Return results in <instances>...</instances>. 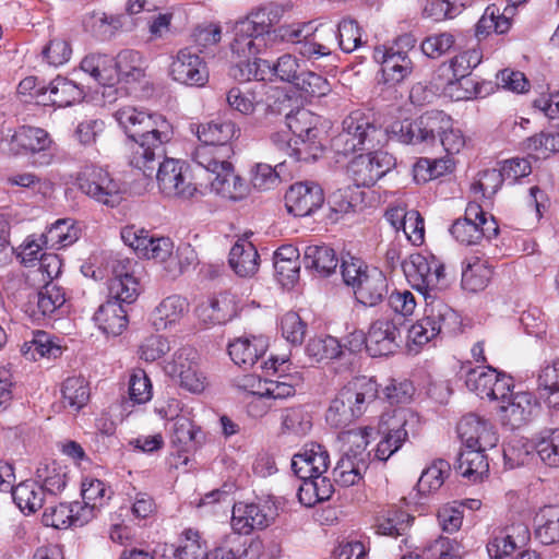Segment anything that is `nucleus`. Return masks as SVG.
Segmentation results:
<instances>
[{
  "label": "nucleus",
  "instance_id": "49530a36",
  "mask_svg": "<svg viewBox=\"0 0 559 559\" xmlns=\"http://www.w3.org/2000/svg\"><path fill=\"white\" fill-rule=\"evenodd\" d=\"M336 38V33L332 27H322L313 33V35L302 38L298 46V52L309 60H318L322 57L330 56Z\"/></svg>",
  "mask_w": 559,
  "mask_h": 559
},
{
  "label": "nucleus",
  "instance_id": "c85d7f7f",
  "mask_svg": "<svg viewBox=\"0 0 559 559\" xmlns=\"http://www.w3.org/2000/svg\"><path fill=\"white\" fill-rule=\"evenodd\" d=\"M132 262L120 260L114 266V276L108 284V299H115L119 304L130 305L140 294V284L133 274Z\"/></svg>",
  "mask_w": 559,
  "mask_h": 559
},
{
  "label": "nucleus",
  "instance_id": "3c124183",
  "mask_svg": "<svg viewBox=\"0 0 559 559\" xmlns=\"http://www.w3.org/2000/svg\"><path fill=\"white\" fill-rule=\"evenodd\" d=\"M47 492L36 480H25L12 491V498L19 509L26 514L35 513L45 501Z\"/></svg>",
  "mask_w": 559,
  "mask_h": 559
},
{
  "label": "nucleus",
  "instance_id": "9b49d317",
  "mask_svg": "<svg viewBox=\"0 0 559 559\" xmlns=\"http://www.w3.org/2000/svg\"><path fill=\"white\" fill-rule=\"evenodd\" d=\"M4 142L13 155L37 156L33 162L37 166H48L55 157L53 142L49 133L41 128L20 127Z\"/></svg>",
  "mask_w": 559,
  "mask_h": 559
},
{
  "label": "nucleus",
  "instance_id": "412c9836",
  "mask_svg": "<svg viewBox=\"0 0 559 559\" xmlns=\"http://www.w3.org/2000/svg\"><path fill=\"white\" fill-rule=\"evenodd\" d=\"M274 521L271 508L254 502H236L231 510L230 527L239 535H250L254 531L269 527Z\"/></svg>",
  "mask_w": 559,
  "mask_h": 559
},
{
  "label": "nucleus",
  "instance_id": "6e6552de",
  "mask_svg": "<svg viewBox=\"0 0 559 559\" xmlns=\"http://www.w3.org/2000/svg\"><path fill=\"white\" fill-rule=\"evenodd\" d=\"M408 284L425 299L444 287L443 263L431 253H413L402 264Z\"/></svg>",
  "mask_w": 559,
  "mask_h": 559
},
{
  "label": "nucleus",
  "instance_id": "f704fd0d",
  "mask_svg": "<svg viewBox=\"0 0 559 559\" xmlns=\"http://www.w3.org/2000/svg\"><path fill=\"white\" fill-rule=\"evenodd\" d=\"M124 15L104 11L87 12L82 20L84 31L100 41L111 39L122 28Z\"/></svg>",
  "mask_w": 559,
  "mask_h": 559
},
{
  "label": "nucleus",
  "instance_id": "393cba45",
  "mask_svg": "<svg viewBox=\"0 0 559 559\" xmlns=\"http://www.w3.org/2000/svg\"><path fill=\"white\" fill-rule=\"evenodd\" d=\"M324 202L322 188L312 181L296 182L285 194V206L294 216L304 217L312 214Z\"/></svg>",
  "mask_w": 559,
  "mask_h": 559
},
{
  "label": "nucleus",
  "instance_id": "b1692460",
  "mask_svg": "<svg viewBox=\"0 0 559 559\" xmlns=\"http://www.w3.org/2000/svg\"><path fill=\"white\" fill-rule=\"evenodd\" d=\"M536 406L537 402L532 393H514L511 390L497 403V411L503 425L519 428L531 420Z\"/></svg>",
  "mask_w": 559,
  "mask_h": 559
},
{
  "label": "nucleus",
  "instance_id": "a211bd4d",
  "mask_svg": "<svg viewBox=\"0 0 559 559\" xmlns=\"http://www.w3.org/2000/svg\"><path fill=\"white\" fill-rule=\"evenodd\" d=\"M394 165L395 158L391 154L376 151L355 157L348 166V173L357 187H370Z\"/></svg>",
  "mask_w": 559,
  "mask_h": 559
},
{
  "label": "nucleus",
  "instance_id": "f3484780",
  "mask_svg": "<svg viewBox=\"0 0 559 559\" xmlns=\"http://www.w3.org/2000/svg\"><path fill=\"white\" fill-rule=\"evenodd\" d=\"M457 433L467 449L487 451L495 448L499 435L495 425L477 414H467L457 424Z\"/></svg>",
  "mask_w": 559,
  "mask_h": 559
},
{
  "label": "nucleus",
  "instance_id": "4d7b16f0",
  "mask_svg": "<svg viewBox=\"0 0 559 559\" xmlns=\"http://www.w3.org/2000/svg\"><path fill=\"white\" fill-rule=\"evenodd\" d=\"M129 399L122 403L123 409H127L130 403L145 404L152 400V382L143 369H133L128 383Z\"/></svg>",
  "mask_w": 559,
  "mask_h": 559
},
{
  "label": "nucleus",
  "instance_id": "a18cd8bd",
  "mask_svg": "<svg viewBox=\"0 0 559 559\" xmlns=\"http://www.w3.org/2000/svg\"><path fill=\"white\" fill-rule=\"evenodd\" d=\"M114 59L117 71V82H138L145 76L147 63L140 51L123 49Z\"/></svg>",
  "mask_w": 559,
  "mask_h": 559
},
{
  "label": "nucleus",
  "instance_id": "9d476101",
  "mask_svg": "<svg viewBox=\"0 0 559 559\" xmlns=\"http://www.w3.org/2000/svg\"><path fill=\"white\" fill-rule=\"evenodd\" d=\"M449 230L459 243L473 246L495 238L499 226L492 215H488L478 203L471 202L464 217L455 219Z\"/></svg>",
  "mask_w": 559,
  "mask_h": 559
},
{
  "label": "nucleus",
  "instance_id": "37998d69",
  "mask_svg": "<svg viewBox=\"0 0 559 559\" xmlns=\"http://www.w3.org/2000/svg\"><path fill=\"white\" fill-rule=\"evenodd\" d=\"M298 499L299 502L308 508L318 502L330 499L333 493V484L323 475H313L305 478H298Z\"/></svg>",
  "mask_w": 559,
  "mask_h": 559
},
{
  "label": "nucleus",
  "instance_id": "0e129e2a",
  "mask_svg": "<svg viewBox=\"0 0 559 559\" xmlns=\"http://www.w3.org/2000/svg\"><path fill=\"white\" fill-rule=\"evenodd\" d=\"M62 397L66 405L78 412L90 399L88 383L83 377H69L62 384Z\"/></svg>",
  "mask_w": 559,
  "mask_h": 559
},
{
  "label": "nucleus",
  "instance_id": "dca6fc26",
  "mask_svg": "<svg viewBox=\"0 0 559 559\" xmlns=\"http://www.w3.org/2000/svg\"><path fill=\"white\" fill-rule=\"evenodd\" d=\"M159 159H156L155 164V166L158 165L156 179L159 191L169 198L181 200L193 198L198 192V188L191 182L183 164L174 158H165L163 162H159Z\"/></svg>",
  "mask_w": 559,
  "mask_h": 559
},
{
  "label": "nucleus",
  "instance_id": "13d9d810",
  "mask_svg": "<svg viewBox=\"0 0 559 559\" xmlns=\"http://www.w3.org/2000/svg\"><path fill=\"white\" fill-rule=\"evenodd\" d=\"M535 454V439L514 438L503 448V459L509 468L530 463Z\"/></svg>",
  "mask_w": 559,
  "mask_h": 559
},
{
  "label": "nucleus",
  "instance_id": "4468645a",
  "mask_svg": "<svg viewBox=\"0 0 559 559\" xmlns=\"http://www.w3.org/2000/svg\"><path fill=\"white\" fill-rule=\"evenodd\" d=\"M467 389L480 399L498 403L514 388L513 379L490 366L469 369L465 377Z\"/></svg>",
  "mask_w": 559,
  "mask_h": 559
},
{
  "label": "nucleus",
  "instance_id": "1a4fd4ad",
  "mask_svg": "<svg viewBox=\"0 0 559 559\" xmlns=\"http://www.w3.org/2000/svg\"><path fill=\"white\" fill-rule=\"evenodd\" d=\"M417 423V415L409 408H395L383 413L378 431L382 436L376 447L374 457L385 462L397 452L408 438V428Z\"/></svg>",
  "mask_w": 559,
  "mask_h": 559
},
{
  "label": "nucleus",
  "instance_id": "bb28decb",
  "mask_svg": "<svg viewBox=\"0 0 559 559\" xmlns=\"http://www.w3.org/2000/svg\"><path fill=\"white\" fill-rule=\"evenodd\" d=\"M373 59L381 67L384 83L395 85L404 81L413 71V62L405 51L395 47L380 46L373 50Z\"/></svg>",
  "mask_w": 559,
  "mask_h": 559
},
{
  "label": "nucleus",
  "instance_id": "4c0bfd02",
  "mask_svg": "<svg viewBox=\"0 0 559 559\" xmlns=\"http://www.w3.org/2000/svg\"><path fill=\"white\" fill-rule=\"evenodd\" d=\"M80 69L103 86L112 87L117 83L115 59L110 55L91 52L82 59Z\"/></svg>",
  "mask_w": 559,
  "mask_h": 559
},
{
  "label": "nucleus",
  "instance_id": "7ed1b4c3",
  "mask_svg": "<svg viewBox=\"0 0 559 559\" xmlns=\"http://www.w3.org/2000/svg\"><path fill=\"white\" fill-rule=\"evenodd\" d=\"M318 116L306 108H298L286 116V126L292 136L276 133L272 140L296 162L316 160L322 152V144L318 140Z\"/></svg>",
  "mask_w": 559,
  "mask_h": 559
},
{
  "label": "nucleus",
  "instance_id": "6e6d98bb",
  "mask_svg": "<svg viewBox=\"0 0 559 559\" xmlns=\"http://www.w3.org/2000/svg\"><path fill=\"white\" fill-rule=\"evenodd\" d=\"M174 421L171 432L173 444L177 445L180 451L194 449L200 443L202 436L200 427L195 426L187 414Z\"/></svg>",
  "mask_w": 559,
  "mask_h": 559
},
{
  "label": "nucleus",
  "instance_id": "c03bdc74",
  "mask_svg": "<svg viewBox=\"0 0 559 559\" xmlns=\"http://www.w3.org/2000/svg\"><path fill=\"white\" fill-rule=\"evenodd\" d=\"M539 397L554 409H559V358L545 362L537 374Z\"/></svg>",
  "mask_w": 559,
  "mask_h": 559
},
{
  "label": "nucleus",
  "instance_id": "f8f14e48",
  "mask_svg": "<svg viewBox=\"0 0 559 559\" xmlns=\"http://www.w3.org/2000/svg\"><path fill=\"white\" fill-rule=\"evenodd\" d=\"M382 136L383 132L369 118L356 111L344 119L343 130L334 139L333 145L346 155L362 150L367 144L373 147V142L379 143Z\"/></svg>",
  "mask_w": 559,
  "mask_h": 559
},
{
  "label": "nucleus",
  "instance_id": "338daca9",
  "mask_svg": "<svg viewBox=\"0 0 559 559\" xmlns=\"http://www.w3.org/2000/svg\"><path fill=\"white\" fill-rule=\"evenodd\" d=\"M306 353L313 361L321 362L337 358L342 353V345L333 336H319L309 341Z\"/></svg>",
  "mask_w": 559,
  "mask_h": 559
},
{
  "label": "nucleus",
  "instance_id": "ea45409f",
  "mask_svg": "<svg viewBox=\"0 0 559 559\" xmlns=\"http://www.w3.org/2000/svg\"><path fill=\"white\" fill-rule=\"evenodd\" d=\"M451 474V465L442 459L433 460L427 465L414 488L419 500L435 495Z\"/></svg>",
  "mask_w": 559,
  "mask_h": 559
},
{
  "label": "nucleus",
  "instance_id": "f257e3e1",
  "mask_svg": "<svg viewBox=\"0 0 559 559\" xmlns=\"http://www.w3.org/2000/svg\"><path fill=\"white\" fill-rule=\"evenodd\" d=\"M119 128L129 140L131 147L130 164L151 177L156 159L164 157L165 144L174 135L171 123L159 114H150L134 106H122L112 114Z\"/></svg>",
  "mask_w": 559,
  "mask_h": 559
},
{
  "label": "nucleus",
  "instance_id": "58836bf2",
  "mask_svg": "<svg viewBox=\"0 0 559 559\" xmlns=\"http://www.w3.org/2000/svg\"><path fill=\"white\" fill-rule=\"evenodd\" d=\"M44 94H48V98L43 99L44 105L50 104L60 108L73 106L85 97L84 88L81 85L63 76L52 80Z\"/></svg>",
  "mask_w": 559,
  "mask_h": 559
},
{
  "label": "nucleus",
  "instance_id": "e2e57ef3",
  "mask_svg": "<svg viewBox=\"0 0 559 559\" xmlns=\"http://www.w3.org/2000/svg\"><path fill=\"white\" fill-rule=\"evenodd\" d=\"M5 182L12 187L28 189L32 193L43 198L50 197L55 189L51 180L28 171L12 174L7 177Z\"/></svg>",
  "mask_w": 559,
  "mask_h": 559
},
{
  "label": "nucleus",
  "instance_id": "de8ad7c7",
  "mask_svg": "<svg viewBox=\"0 0 559 559\" xmlns=\"http://www.w3.org/2000/svg\"><path fill=\"white\" fill-rule=\"evenodd\" d=\"M21 353L28 360L57 358L62 354V346L55 336L38 330L33 333L32 340L23 343Z\"/></svg>",
  "mask_w": 559,
  "mask_h": 559
},
{
  "label": "nucleus",
  "instance_id": "cd10ccee",
  "mask_svg": "<svg viewBox=\"0 0 559 559\" xmlns=\"http://www.w3.org/2000/svg\"><path fill=\"white\" fill-rule=\"evenodd\" d=\"M399 323L395 318L381 317L374 320L368 331V352L371 356H386L399 346Z\"/></svg>",
  "mask_w": 559,
  "mask_h": 559
},
{
  "label": "nucleus",
  "instance_id": "0eeeda50",
  "mask_svg": "<svg viewBox=\"0 0 559 559\" xmlns=\"http://www.w3.org/2000/svg\"><path fill=\"white\" fill-rule=\"evenodd\" d=\"M483 51L479 47L463 50L443 63L441 70L450 72L445 93L455 100L484 97L489 91L483 93L486 83H474L468 75L481 62Z\"/></svg>",
  "mask_w": 559,
  "mask_h": 559
},
{
  "label": "nucleus",
  "instance_id": "6ab92c4d",
  "mask_svg": "<svg viewBox=\"0 0 559 559\" xmlns=\"http://www.w3.org/2000/svg\"><path fill=\"white\" fill-rule=\"evenodd\" d=\"M169 73L174 81L187 86L202 87L209 82L205 61L189 47L173 57Z\"/></svg>",
  "mask_w": 559,
  "mask_h": 559
},
{
  "label": "nucleus",
  "instance_id": "473e14b6",
  "mask_svg": "<svg viewBox=\"0 0 559 559\" xmlns=\"http://www.w3.org/2000/svg\"><path fill=\"white\" fill-rule=\"evenodd\" d=\"M189 311L186 298L171 295L164 298L151 314L152 325L157 331L170 330L180 323Z\"/></svg>",
  "mask_w": 559,
  "mask_h": 559
},
{
  "label": "nucleus",
  "instance_id": "c9c22d12",
  "mask_svg": "<svg viewBox=\"0 0 559 559\" xmlns=\"http://www.w3.org/2000/svg\"><path fill=\"white\" fill-rule=\"evenodd\" d=\"M228 263L240 277H251L259 270L260 260L257 248L248 237L238 238L230 249Z\"/></svg>",
  "mask_w": 559,
  "mask_h": 559
},
{
  "label": "nucleus",
  "instance_id": "79ce46f5",
  "mask_svg": "<svg viewBox=\"0 0 559 559\" xmlns=\"http://www.w3.org/2000/svg\"><path fill=\"white\" fill-rule=\"evenodd\" d=\"M491 277V269L487 261L477 255H471L462 262V287L471 293L484 290Z\"/></svg>",
  "mask_w": 559,
  "mask_h": 559
},
{
  "label": "nucleus",
  "instance_id": "5701e85b",
  "mask_svg": "<svg viewBox=\"0 0 559 559\" xmlns=\"http://www.w3.org/2000/svg\"><path fill=\"white\" fill-rule=\"evenodd\" d=\"M342 391L357 418L365 414H373L380 407L379 385L371 378H355L345 384Z\"/></svg>",
  "mask_w": 559,
  "mask_h": 559
},
{
  "label": "nucleus",
  "instance_id": "ddd939ff",
  "mask_svg": "<svg viewBox=\"0 0 559 559\" xmlns=\"http://www.w3.org/2000/svg\"><path fill=\"white\" fill-rule=\"evenodd\" d=\"M76 181L80 191L98 203L114 207L122 200L121 183L102 167L85 168Z\"/></svg>",
  "mask_w": 559,
  "mask_h": 559
},
{
  "label": "nucleus",
  "instance_id": "72a5a7b5",
  "mask_svg": "<svg viewBox=\"0 0 559 559\" xmlns=\"http://www.w3.org/2000/svg\"><path fill=\"white\" fill-rule=\"evenodd\" d=\"M269 347L267 337L264 335L241 336L228 345V354L231 360L245 368L253 366Z\"/></svg>",
  "mask_w": 559,
  "mask_h": 559
},
{
  "label": "nucleus",
  "instance_id": "20e7f679",
  "mask_svg": "<svg viewBox=\"0 0 559 559\" xmlns=\"http://www.w3.org/2000/svg\"><path fill=\"white\" fill-rule=\"evenodd\" d=\"M460 325L456 311L441 300H432L427 305L424 317L407 329L406 346L409 352L417 353L439 335L454 334Z\"/></svg>",
  "mask_w": 559,
  "mask_h": 559
},
{
  "label": "nucleus",
  "instance_id": "69168bd1",
  "mask_svg": "<svg viewBox=\"0 0 559 559\" xmlns=\"http://www.w3.org/2000/svg\"><path fill=\"white\" fill-rule=\"evenodd\" d=\"M226 102L233 111L249 116L255 111L261 99L250 87L234 86L226 93Z\"/></svg>",
  "mask_w": 559,
  "mask_h": 559
},
{
  "label": "nucleus",
  "instance_id": "680f3d73",
  "mask_svg": "<svg viewBox=\"0 0 559 559\" xmlns=\"http://www.w3.org/2000/svg\"><path fill=\"white\" fill-rule=\"evenodd\" d=\"M536 455L549 467H559V429L543 430L535 438Z\"/></svg>",
  "mask_w": 559,
  "mask_h": 559
},
{
  "label": "nucleus",
  "instance_id": "c756f323",
  "mask_svg": "<svg viewBox=\"0 0 559 559\" xmlns=\"http://www.w3.org/2000/svg\"><path fill=\"white\" fill-rule=\"evenodd\" d=\"M330 456L319 443H310L292 459V468L298 478L323 475L329 467Z\"/></svg>",
  "mask_w": 559,
  "mask_h": 559
},
{
  "label": "nucleus",
  "instance_id": "423d86ee",
  "mask_svg": "<svg viewBox=\"0 0 559 559\" xmlns=\"http://www.w3.org/2000/svg\"><path fill=\"white\" fill-rule=\"evenodd\" d=\"M195 134L201 143L193 152V160L199 166H209L214 159L235 154L233 141L239 138L240 129L231 120H213L198 124Z\"/></svg>",
  "mask_w": 559,
  "mask_h": 559
},
{
  "label": "nucleus",
  "instance_id": "8fccbe9b",
  "mask_svg": "<svg viewBox=\"0 0 559 559\" xmlns=\"http://www.w3.org/2000/svg\"><path fill=\"white\" fill-rule=\"evenodd\" d=\"M304 263L306 269L325 277L336 270L338 259L333 248L326 245H311L305 249Z\"/></svg>",
  "mask_w": 559,
  "mask_h": 559
},
{
  "label": "nucleus",
  "instance_id": "f03ea898",
  "mask_svg": "<svg viewBox=\"0 0 559 559\" xmlns=\"http://www.w3.org/2000/svg\"><path fill=\"white\" fill-rule=\"evenodd\" d=\"M284 14V8L270 2L251 10L245 19L233 25V39L229 49L233 58L246 61L270 49L269 25L277 24Z\"/></svg>",
  "mask_w": 559,
  "mask_h": 559
},
{
  "label": "nucleus",
  "instance_id": "864d4df0",
  "mask_svg": "<svg viewBox=\"0 0 559 559\" xmlns=\"http://www.w3.org/2000/svg\"><path fill=\"white\" fill-rule=\"evenodd\" d=\"M459 473L471 481H480L489 472L486 451L465 448L459 457Z\"/></svg>",
  "mask_w": 559,
  "mask_h": 559
},
{
  "label": "nucleus",
  "instance_id": "09e8293b",
  "mask_svg": "<svg viewBox=\"0 0 559 559\" xmlns=\"http://www.w3.org/2000/svg\"><path fill=\"white\" fill-rule=\"evenodd\" d=\"M36 481L49 496L60 493L67 486V467L53 460H45L36 469Z\"/></svg>",
  "mask_w": 559,
  "mask_h": 559
},
{
  "label": "nucleus",
  "instance_id": "e433bc0d",
  "mask_svg": "<svg viewBox=\"0 0 559 559\" xmlns=\"http://www.w3.org/2000/svg\"><path fill=\"white\" fill-rule=\"evenodd\" d=\"M197 311L204 322L222 324L228 322L237 314L238 305L236 297L226 292L201 304Z\"/></svg>",
  "mask_w": 559,
  "mask_h": 559
},
{
  "label": "nucleus",
  "instance_id": "4be33fe9",
  "mask_svg": "<svg viewBox=\"0 0 559 559\" xmlns=\"http://www.w3.org/2000/svg\"><path fill=\"white\" fill-rule=\"evenodd\" d=\"M299 382L300 377L297 374L280 376L277 380L261 379L255 374H243L236 379V386L251 397L261 394L292 397L295 395Z\"/></svg>",
  "mask_w": 559,
  "mask_h": 559
},
{
  "label": "nucleus",
  "instance_id": "bf43d9fd",
  "mask_svg": "<svg viewBox=\"0 0 559 559\" xmlns=\"http://www.w3.org/2000/svg\"><path fill=\"white\" fill-rule=\"evenodd\" d=\"M412 521L413 518L402 510H389L385 514L378 516L374 525L376 533L391 537L402 536Z\"/></svg>",
  "mask_w": 559,
  "mask_h": 559
},
{
  "label": "nucleus",
  "instance_id": "774afa93",
  "mask_svg": "<svg viewBox=\"0 0 559 559\" xmlns=\"http://www.w3.org/2000/svg\"><path fill=\"white\" fill-rule=\"evenodd\" d=\"M536 537L540 543L550 545L559 542V509L546 507L539 515Z\"/></svg>",
  "mask_w": 559,
  "mask_h": 559
},
{
  "label": "nucleus",
  "instance_id": "603ef678",
  "mask_svg": "<svg viewBox=\"0 0 559 559\" xmlns=\"http://www.w3.org/2000/svg\"><path fill=\"white\" fill-rule=\"evenodd\" d=\"M80 229L71 218H62L56 221L45 234L43 241L45 248L61 249L68 247L79 239Z\"/></svg>",
  "mask_w": 559,
  "mask_h": 559
},
{
  "label": "nucleus",
  "instance_id": "2eb2a0df",
  "mask_svg": "<svg viewBox=\"0 0 559 559\" xmlns=\"http://www.w3.org/2000/svg\"><path fill=\"white\" fill-rule=\"evenodd\" d=\"M211 164L201 167L209 174L207 180L213 193L230 201H240L248 195L249 186L235 173L229 158L214 159Z\"/></svg>",
  "mask_w": 559,
  "mask_h": 559
},
{
  "label": "nucleus",
  "instance_id": "aec40b11",
  "mask_svg": "<svg viewBox=\"0 0 559 559\" xmlns=\"http://www.w3.org/2000/svg\"><path fill=\"white\" fill-rule=\"evenodd\" d=\"M530 539L531 533L526 524L511 523L495 531L487 551L491 559H512V555L524 549Z\"/></svg>",
  "mask_w": 559,
  "mask_h": 559
},
{
  "label": "nucleus",
  "instance_id": "39448f33",
  "mask_svg": "<svg viewBox=\"0 0 559 559\" xmlns=\"http://www.w3.org/2000/svg\"><path fill=\"white\" fill-rule=\"evenodd\" d=\"M341 272L345 285L353 289L355 299L364 306L376 307L388 295L384 273L359 258L343 260Z\"/></svg>",
  "mask_w": 559,
  "mask_h": 559
},
{
  "label": "nucleus",
  "instance_id": "5fc2aeb1",
  "mask_svg": "<svg viewBox=\"0 0 559 559\" xmlns=\"http://www.w3.org/2000/svg\"><path fill=\"white\" fill-rule=\"evenodd\" d=\"M276 24L269 25V45L270 49L281 43H290L300 45L304 37L313 35L317 26L312 22L286 24L275 28Z\"/></svg>",
  "mask_w": 559,
  "mask_h": 559
},
{
  "label": "nucleus",
  "instance_id": "052dcab7",
  "mask_svg": "<svg viewBox=\"0 0 559 559\" xmlns=\"http://www.w3.org/2000/svg\"><path fill=\"white\" fill-rule=\"evenodd\" d=\"M267 60L252 57L246 61H238L233 68L231 74L239 81H264L269 76L274 75V70Z\"/></svg>",
  "mask_w": 559,
  "mask_h": 559
},
{
  "label": "nucleus",
  "instance_id": "a19ab883",
  "mask_svg": "<svg viewBox=\"0 0 559 559\" xmlns=\"http://www.w3.org/2000/svg\"><path fill=\"white\" fill-rule=\"evenodd\" d=\"M94 321L106 335H120L127 328V310L115 299H108L94 314Z\"/></svg>",
  "mask_w": 559,
  "mask_h": 559
},
{
  "label": "nucleus",
  "instance_id": "a878e982",
  "mask_svg": "<svg viewBox=\"0 0 559 559\" xmlns=\"http://www.w3.org/2000/svg\"><path fill=\"white\" fill-rule=\"evenodd\" d=\"M431 120V111L421 115L416 120L395 121L385 130L388 136L404 144H431V129L436 126Z\"/></svg>",
  "mask_w": 559,
  "mask_h": 559
},
{
  "label": "nucleus",
  "instance_id": "2f4dec72",
  "mask_svg": "<svg viewBox=\"0 0 559 559\" xmlns=\"http://www.w3.org/2000/svg\"><path fill=\"white\" fill-rule=\"evenodd\" d=\"M160 550L162 556L168 559H206L209 556L205 539L193 528L182 532L178 546L166 544Z\"/></svg>",
  "mask_w": 559,
  "mask_h": 559
},
{
  "label": "nucleus",
  "instance_id": "7c9ffc66",
  "mask_svg": "<svg viewBox=\"0 0 559 559\" xmlns=\"http://www.w3.org/2000/svg\"><path fill=\"white\" fill-rule=\"evenodd\" d=\"M431 120L436 126L431 129V144L433 146L438 140L448 154H457L465 146V136L461 129L454 126L452 118L443 111H431Z\"/></svg>",
  "mask_w": 559,
  "mask_h": 559
}]
</instances>
